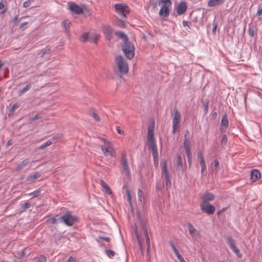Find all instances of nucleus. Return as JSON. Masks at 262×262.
I'll use <instances>...</instances> for the list:
<instances>
[{
  "label": "nucleus",
  "mask_w": 262,
  "mask_h": 262,
  "mask_svg": "<svg viewBox=\"0 0 262 262\" xmlns=\"http://www.w3.org/2000/svg\"><path fill=\"white\" fill-rule=\"evenodd\" d=\"M154 126H148L147 130V139L149 144V148H151L152 150V154L154 157V161L155 162L156 160L158 161V152L157 146L154 138Z\"/></svg>",
  "instance_id": "nucleus-1"
},
{
  "label": "nucleus",
  "mask_w": 262,
  "mask_h": 262,
  "mask_svg": "<svg viewBox=\"0 0 262 262\" xmlns=\"http://www.w3.org/2000/svg\"><path fill=\"white\" fill-rule=\"evenodd\" d=\"M103 144L101 145V149L104 156L108 158L115 157L116 151L112 144L108 141L103 139Z\"/></svg>",
  "instance_id": "nucleus-2"
},
{
  "label": "nucleus",
  "mask_w": 262,
  "mask_h": 262,
  "mask_svg": "<svg viewBox=\"0 0 262 262\" xmlns=\"http://www.w3.org/2000/svg\"><path fill=\"white\" fill-rule=\"evenodd\" d=\"M77 220V217L73 215L72 212L70 211L66 212L65 214L59 219L60 223H63L68 226H73Z\"/></svg>",
  "instance_id": "nucleus-3"
},
{
  "label": "nucleus",
  "mask_w": 262,
  "mask_h": 262,
  "mask_svg": "<svg viewBox=\"0 0 262 262\" xmlns=\"http://www.w3.org/2000/svg\"><path fill=\"white\" fill-rule=\"evenodd\" d=\"M122 51L126 57L132 59L135 55L134 46L128 41L124 42L122 46Z\"/></svg>",
  "instance_id": "nucleus-4"
},
{
  "label": "nucleus",
  "mask_w": 262,
  "mask_h": 262,
  "mask_svg": "<svg viewBox=\"0 0 262 262\" xmlns=\"http://www.w3.org/2000/svg\"><path fill=\"white\" fill-rule=\"evenodd\" d=\"M116 63L119 72L122 74H126L128 71V66L126 61L121 56L116 58Z\"/></svg>",
  "instance_id": "nucleus-5"
},
{
  "label": "nucleus",
  "mask_w": 262,
  "mask_h": 262,
  "mask_svg": "<svg viewBox=\"0 0 262 262\" xmlns=\"http://www.w3.org/2000/svg\"><path fill=\"white\" fill-rule=\"evenodd\" d=\"M114 8L115 12L123 18H126V15L130 11L129 7L123 4H116Z\"/></svg>",
  "instance_id": "nucleus-6"
},
{
  "label": "nucleus",
  "mask_w": 262,
  "mask_h": 262,
  "mask_svg": "<svg viewBox=\"0 0 262 262\" xmlns=\"http://www.w3.org/2000/svg\"><path fill=\"white\" fill-rule=\"evenodd\" d=\"M159 5L162 4V7L159 11V15H164L167 17L169 15V7L171 5L170 0H161Z\"/></svg>",
  "instance_id": "nucleus-7"
},
{
  "label": "nucleus",
  "mask_w": 262,
  "mask_h": 262,
  "mask_svg": "<svg viewBox=\"0 0 262 262\" xmlns=\"http://www.w3.org/2000/svg\"><path fill=\"white\" fill-rule=\"evenodd\" d=\"M200 207L201 210L208 214H212L215 212L214 207L206 201H203L201 203Z\"/></svg>",
  "instance_id": "nucleus-8"
},
{
  "label": "nucleus",
  "mask_w": 262,
  "mask_h": 262,
  "mask_svg": "<svg viewBox=\"0 0 262 262\" xmlns=\"http://www.w3.org/2000/svg\"><path fill=\"white\" fill-rule=\"evenodd\" d=\"M121 165L122 166L123 171L127 176H129L130 173L129 169L125 154H122Z\"/></svg>",
  "instance_id": "nucleus-9"
},
{
  "label": "nucleus",
  "mask_w": 262,
  "mask_h": 262,
  "mask_svg": "<svg viewBox=\"0 0 262 262\" xmlns=\"http://www.w3.org/2000/svg\"><path fill=\"white\" fill-rule=\"evenodd\" d=\"M187 228L189 232L193 239H196L200 238V234L199 231L197 230L191 223H188L187 224Z\"/></svg>",
  "instance_id": "nucleus-10"
},
{
  "label": "nucleus",
  "mask_w": 262,
  "mask_h": 262,
  "mask_svg": "<svg viewBox=\"0 0 262 262\" xmlns=\"http://www.w3.org/2000/svg\"><path fill=\"white\" fill-rule=\"evenodd\" d=\"M102 31L106 38L107 40H110L112 38L114 32L111 26L107 25H104L102 27Z\"/></svg>",
  "instance_id": "nucleus-11"
},
{
  "label": "nucleus",
  "mask_w": 262,
  "mask_h": 262,
  "mask_svg": "<svg viewBox=\"0 0 262 262\" xmlns=\"http://www.w3.org/2000/svg\"><path fill=\"white\" fill-rule=\"evenodd\" d=\"M68 6H69V9L73 13H74L76 14H80L82 13L83 12V9L81 7H80L79 6L77 5V4L72 3L70 2L68 3Z\"/></svg>",
  "instance_id": "nucleus-12"
},
{
  "label": "nucleus",
  "mask_w": 262,
  "mask_h": 262,
  "mask_svg": "<svg viewBox=\"0 0 262 262\" xmlns=\"http://www.w3.org/2000/svg\"><path fill=\"white\" fill-rule=\"evenodd\" d=\"M173 112L172 121V125L174 126L176 125H179L181 121L180 113L176 107L174 108Z\"/></svg>",
  "instance_id": "nucleus-13"
},
{
  "label": "nucleus",
  "mask_w": 262,
  "mask_h": 262,
  "mask_svg": "<svg viewBox=\"0 0 262 262\" xmlns=\"http://www.w3.org/2000/svg\"><path fill=\"white\" fill-rule=\"evenodd\" d=\"M161 166V172L162 176H163L164 178L170 177L169 171L167 167L166 161L165 160L162 162Z\"/></svg>",
  "instance_id": "nucleus-14"
},
{
  "label": "nucleus",
  "mask_w": 262,
  "mask_h": 262,
  "mask_svg": "<svg viewBox=\"0 0 262 262\" xmlns=\"http://www.w3.org/2000/svg\"><path fill=\"white\" fill-rule=\"evenodd\" d=\"M187 9V5L186 2H181L177 7V12L178 14H183Z\"/></svg>",
  "instance_id": "nucleus-15"
},
{
  "label": "nucleus",
  "mask_w": 262,
  "mask_h": 262,
  "mask_svg": "<svg viewBox=\"0 0 262 262\" xmlns=\"http://www.w3.org/2000/svg\"><path fill=\"white\" fill-rule=\"evenodd\" d=\"M30 161L29 159H26L22 161L20 163L18 164L16 167V170H20L26 167V166H28L29 167H31Z\"/></svg>",
  "instance_id": "nucleus-16"
},
{
  "label": "nucleus",
  "mask_w": 262,
  "mask_h": 262,
  "mask_svg": "<svg viewBox=\"0 0 262 262\" xmlns=\"http://www.w3.org/2000/svg\"><path fill=\"white\" fill-rule=\"evenodd\" d=\"M261 177L260 172L257 169H253L251 172V180L253 182L258 180Z\"/></svg>",
  "instance_id": "nucleus-17"
},
{
  "label": "nucleus",
  "mask_w": 262,
  "mask_h": 262,
  "mask_svg": "<svg viewBox=\"0 0 262 262\" xmlns=\"http://www.w3.org/2000/svg\"><path fill=\"white\" fill-rule=\"evenodd\" d=\"M257 28L255 26L252 25L251 24L249 25L248 29V34L250 37H253L256 34Z\"/></svg>",
  "instance_id": "nucleus-18"
},
{
  "label": "nucleus",
  "mask_w": 262,
  "mask_h": 262,
  "mask_svg": "<svg viewBox=\"0 0 262 262\" xmlns=\"http://www.w3.org/2000/svg\"><path fill=\"white\" fill-rule=\"evenodd\" d=\"M40 177L41 173L40 172H36L34 174H31L28 176L27 178V181L30 182H32Z\"/></svg>",
  "instance_id": "nucleus-19"
},
{
  "label": "nucleus",
  "mask_w": 262,
  "mask_h": 262,
  "mask_svg": "<svg viewBox=\"0 0 262 262\" xmlns=\"http://www.w3.org/2000/svg\"><path fill=\"white\" fill-rule=\"evenodd\" d=\"M225 0H209L207 5L209 7H213L222 5L224 3Z\"/></svg>",
  "instance_id": "nucleus-20"
},
{
  "label": "nucleus",
  "mask_w": 262,
  "mask_h": 262,
  "mask_svg": "<svg viewBox=\"0 0 262 262\" xmlns=\"http://www.w3.org/2000/svg\"><path fill=\"white\" fill-rule=\"evenodd\" d=\"M221 126L222 129H226L228 126V120L226 115H224L221 123Z\"/></svg>",
  "instance_id": "nucleus-21"
},
{
  "label": "nucleus",
  "mask_w": 262,
  "mask_h": 262,
  "mask_svg": "<svg viewBox=\"0 0 262 262\" xmlns=\"http://www.w3.org/2000/svg\"><path fill=\"white\" fill-rule=\"evenodd\" d=\"M202 198L204 201L208 202V201L213 200L214 198V195L211 193L206 192L203 194Z\"/></svg>",
  "instance_id": "nucleus-22"
},
{
  "label": "nucleus",
  "mask_w": 262,
  "mask_h": 262,
  "mask_svg": "<svg viewBox=\"0 0 262 262\" xmlns=\"http://www.w3.org/2000/svg\"><path fill=\"white\" fill-rule=\"evenodd\" d=\"M143 232H144V234L145 236L146 242L147 247V251H148V252H149V249L150 247V239H149V235L148 234L147 229L145 227H143Z\"/></svg>",
  "instance_id": "nucleus-23"
},
{
  "label": "nucleus",
  "mask_w": 262,
  "mask_h": 262,
  "mask_svg": "<svg viewBox=\"0 0 262 262\" xmlns=\"http://www.w3.org/2000/svg\"><path fill=\"white\" fill-rule=\"evenodd\" d=\"M200 163L201 167V174L202 176H204L206 174V165L205 161H200Z\"/></svg>",
  "instance_id": "nucleus-24"
},
{
  "label": "nucleus",
  "mask_w": 262,
  "mask_h": 262,
  "mask_svg": "<svg viewBox=\"0 0 262 262\" xmlns=\"http://www.w3.org/2000/svg\"><path fill=\"white\" fill-rule=\"evenodd\" d=\"M116 35L119 37L124 40V42L128 41L127 36L122 31H117L115 33Z\"/></svg>",
  "instance_id": "nucleus-25"
},
{
  "label": "nucleus",
  "mask_w": 262,
  "mask_h": 262,
  "mask_svg": "<svg viewBox=\"0 0 262 262\" xmlns=\"http://www.w3.org/2000/svg\"><path fill=\"white\" fill-rule=\"evenodd\" d=\"M31 88V84H28L26 85V87L23 88L22 90L19 91L18 92V95L19 96L23 95L27 91H29Z\"/></svg>",
  "instance_id": "nucleus-26"
},
{
  "label": "nucleus",
  "mask_w": 262,
  "mask_h": 262,
  "mask_svg": "<svg viewBox=\"0 0 262 262\" xmlns=\"http://www.w3.org/2000/svg\"><path fill=\"white\" fill-rule=\"evenodd\" d=\"M185 139L184 140V143H183V146H184V147L185 149V150H189V149H190V141H189L188 139H187L186 138V134L185 135Z\"/></svg>",
  "instance_id": "nucleus-27"
},
{
  "label": "nucleus",
  "mask_w": 262,
  "mask_h": 262,
  "mask_svg": "<svg viewBox=\"0 0 262 262\" xmlns=\"http://www.w3.org/2000/svg\"><path fill=\"white\" fill-rule=\"evenodd\" d=\"M139 201L143 204H144V196L143 192L140 189L138 191Z\"/></svg>",
  "instance_id": "nucleus-28"
},
{
  "label": "nucleus",
  "mask_w": 262,
  "mask_h": 262,
  "mask_svg": "<svg viewBox=\"0 0 262 262\" xmlns=\"http://www.w3.org/2000/svg\"><path fill=\"white\" fill-rule=\"evenodd\" d=\"M62 24L64 28L65 31L67 33H69L71 25V22L69 20H66L63 21Z\"/></svg>",
  "instance_id": "nucleus-29"
},
{
  "label": "nucleus",
  "mask_w": 262,
  "mask_h": 262,
  "mask_svg": "<svg viewBox=\"0 0 262 262\" xmlns=\"http://www.w3.org/2000/svg\"><path fill=\"white\" fill-rule=\"evenodd\" d=\"M183 166V160L181 156H177V168L180 169Z\"/></svg>",
  "instance_id": "nucleus-30"
},
{
  "label": "nucleus",
  "mask_w": 262,
  "mask_h": 262,
  "mask_svg": "<svg viewBox=\"0 0 262 262\" xmlns=\"http://www.w3.org/2000/svg\"><path fill=\"white\" fill-rule=\"evenodd\" d=\"M99 37V34H94L89 37V41L91 42L97 43Z\"/></svg>",
  "instance_id": "nucleus-31"
},
{
  "label": "nucleus",
  "mask_w": 262,
  "mask_h": 262,
  "mask_svg": "<svg viewBox=\"0 0 262 262\" xmlns=\"http://www.w3.org/2000/svg\"><path fill=\"white\" fill-rule=\"evenodd\" d=\"M90 115L93 117V118L95 119L96 121H100V118L98 116V115L97 114V113L95 112V110L92 109L90 111Z\"/></svg>",
  "instance_id": "nucleus-32"
},
{
  "label": "nucleus",
  "mask_w": 262,
  "mask_h": 262,
  "mask_svg": "<svg viewBox=\"0 0 262 262\" xmlns=\"http://www.w3.org/2000/svg\"><path fill=\"white\" fill-rule=\"evenodd\" d=\"M52 144V142L50 140H49L47 141V142H46L45 143H44L43 144H42V145H41L38 148V149H43L46 148V147L51 145Z\"/></svg>",
  "instance_id": "nucleus-33"
},
{
  "label": "nucleus",
  "mask_w": 262,
  "mask_h": 262,
  "mask_svg": "<svg viewBox=\"0 0 262 262\" xmlns=\"http://www.w3.org/2000/svg\"><path fill=\"white\" fill-rule=\"evenodd\" d=\"M101 186L105 189L106 193L108 194L112 193V191L108 186V185L105 183L104 181H101Z\"/></svg>",
  "instance_id": "nucleus-34"
},
{
  "label": "nucleus",
  "mask_w": 262,
  "mask_h": 262,
  "mask_svg": "<svg viewBox=\"0 0 262 262\" xmlns=\"http://www.w3.org/2000/svg\"><path fill=\"white\" fill-rule=\"evenodd\" d=\"M42 118V115L40 114H36L33 117H32L29 119V122L30 123H32L33 121L37 119H41Z\"/></svg>",
  "instance_id": "nucleus-35"
},
{
  "label": "nucleus",
  "mask_w": 262,
  "mask_h": 262,
  "mask_svg": "<svg viewBox=\"0 0 262 262\" xmlns=\"http://www.w3.org/2000/svg\"><path fill=\"white\" fill-rule=\"evenodd\" d=\"M230 248L232 249L233 252L236 254L238 257L241 258L242 257V254L240 253L239 249L236 247L235 245Z\"/></svg>",
  "instance_id": "nucleus-36"
},
{
  "label": "nucleus",
  "mask_w": 262,
  "mask_h": 262,
  "mask_svg": "<svg viewBox=\"0 0 262 262\" xmlns=\"http://www.w3.org/2000/svg\"><path fill=\"white\" fill-rule=\"evenodd\" d=\"M101 240H104L107 242H110L111 241V238L108 237H103V236H99L96 239V241L98 243H100Z\"/></svg>",
  "instance_id": "nucleus-37"
},
{
  "label": "nucleus",
  "mask_w": 262,
  "mask_h": 262,
  "mask_svg": "<svg viewBox=\"0 0 262 262\" xmlns=\"http://www.w3.org/2000/svg\"><path fill=\"white\" fill-rule=\"evenodd\" d=\"M105 253L110 258L114 257L115 254V252L112 250H105Z\"/></svg>",
  "instance_id": "nucleus-38"
},
{
  "label": "nucleus",
  "mask_w": 262,
  "mask_h": 262,
  "mask_svg": "<svg viewBox=\"0 0 262 262\" xmlns=\"http://www.w3.org/2000/svg\"><path fill=\"white\" fill-rule=\"evenodd\" d=\"M227 243L230 246V248L235 245L234 240L231 237L227 238Z\"/></svg>",
  "instance_id": "nucleus-39"
},
{
  "label": "nucleus",
  "mask_w": 262,
  "mask_h": 262,
  "mask_svg": "<svg viewBox=\"0 0 262 262\" xmlns=\"http://www.w3.org/2000/svg\"><path fill=\"white\" fill-rule=\"evenodd\" d=\"M19 107V104L17 103H16L15 104H14L12 107V108H11V110H10L9 111V113L8 114L9 115H10V114H12L14 111L18 108Z\"/></svg>",
  "instance_id": "nucleus-40"
},
{
  "label": "nucleus",
  "mask_w": 262,
  "mask_h": 262,
  "mask_svg": "<svg viewBox=\"0 0 262 262\" xmlns=\"http://www.w3.org/2000/svg\"><path fill=\"white\" fill-rule=\"evenodd\" d=\"M41 192V190L40 189H37L36 190L34 191L33 192L30 193L28 195H32L33 198L36 197L38 196Z\"/></svg>",
  "instance_id": "nucleus-41"
},
{
  "label": "nucleus",
  "mask_w": 262,
  "mask_h": 262,
  "mask_svg": "<svg viewBox=\"0 0 262 262\" xmlns=\"http://www.w3.org/2000/svg\"><path fill=\"white\" fill-rule=\"evenodd\" d=\"M169 244L171 246L174 253H175L176 255H179L180 253L178 250V249L176 248V246L173 244V243L172 242H169Z\"/></svg>",
  "instance_id": "nucleus-42"
},
{
  "label": "nucleus",
  "mask_w": 262,
  "mask_h": 262,
  "mask_svg": "<svg viewBox=\"0 0 262 262\" xmlns=\"http://www.w3.org/2000/svg\"><path fill=\"white\" fill-rule=\"evenodd\" d=\"M136 236H137L138 242L139 246H140V249L141 250V252H142L143 250V246H142V244L141 242L140 241L139 234L137 233V232H136Z\"/></svg>",
  "instance_id": "nucleus-43"
},
{
  "label": "nucleus",
  "mask_w": 262,
  "mask_h": 262,
  "mask_svg": "<svg viewBox=\"0 0 262 262\" xmlns=\"http://www.w3.org/2000/svg\"><path fill=\"white\" fill-rule=\"evenodd\" d=\"M31 205L29 202H26L25 204L22 205L21 208L23 209L24 211H25L26 209L29 208L31 207Z\"/></svg>",
  "instance_id": "nucleus-44"
},
{
  "label": "nucleus",
  "mask_w": 262,
  "mask_h": 262,
  "mask_svg": "<svg viewBox=\"0 0 262 262\" xmlns=\"http://www.w3.org/2000/svg\"><path fill=\"white\" fill-rule=\"evenodd\" d=\"M197 156H198V158L200 160V162L205 161L204 157H203V154L202 151H199L198 152Z\"/></svg>",
  "instance_id": "nucleus-45"
},
{
  "label": "nucleus",
  "mask_w": 262,
  "mask_h": 262,
  "mask_svg": "<svg viewBox=\"0 0 262 262\" xmlns=\"http://www.w3.org/2000/svg\"><path fill=\"white\" fill-rule=\"evenodd\" d=\"M165 179V184L167 188H169L171 186V181L170 177L164 178Z\"/></svg>",
  "instance_id": "nucleus-46"
},
{
  "label": "nucleus",
  "mask_w": 262,
  "mask_h": 262,
  "mask_svg": "<svg viewBox=\"0 0 262 262\" xmlns=\"http://www.w3.org/2000/svg\"><path fill=\"white\" fill-rule=\"evenodd\" d=\"M214 169L215 170H216V171H218V168H219V166L220 165V163H219V161L217 160V159H215L214 160Z\"/></svg>",
  "instance_id": "nucleus-47"
},
{
  "label": "nucleus",
  "mask_w": 262,
  "mask_h": 262,
  "mask_svg": "<svg viewBox=\"0 0 262 262\" xmlns=\"http://www.w3.org/2000/svg\"><path fill=\"white\" fill-rule=\"evenodd\" d=\"M7 1L6 0H2L0 2V9H2L5 7V6L7 5Z\"/></svg>",
  "instance_id": "nucleus-48"
},
{
  "label": "nucleus",
  "mask_w": 262,
  "mask_h": 262,
  "mask_svg": "<svg viewBox=\"0 0 262 262\" xmlns=\"http://www.w3.org/2000/svg\"><path fill=\"white\" fill-rule=\"evenodd\" d=\"M47 258L44 255H41L38 258V262H46Z\"/></svg>",
  "instance_id": "nucleus-49"
},
{
  "label": "nucleus",
  "mask_w": 262,
  "mask_h": 262,
  "mask_svg": "<svg viewBox=\"0 0 262 262\" xmlns=\"http://www.w3.org/2000/svg\"><path fill=\"white\" fill-rule=\"evenodd\" d=\"M82 38L83 39V41L84 42L89 40V34L88 33H83L82 35Z\"/></svg>",
  "instance_id": "nucleus-50"
},
{
  "label": "nucleus",
  "mask_w": 262,
  "mask_h": 262,
  "mask_svg": "<svg viewBox=\"0 0 262 262\" xmlns=\"http://www.w3.org/2000/svg\"><path fill=\"white\" fill-rule=\"evenodd\" d=\"M47 221L52 224H55L57 223V220L55 217H51Z\"/></svg>",
  "instance_id": "nucleus-51"
},
{
  "label": "nucleus",
  "mask_w": 262,
  "mask_h": 262,
  "mask_svg": "<svg viewBox=\"0 0 262 262\" xmlns=\"http://www.w3.org/2000/svg\"><path fill=\"white\" fill-rule=\"evenodd\" d=\"M227 142V137L226 135H224L222 138L221 143L223 144H226Z\"/></svg>",
  "instance_id": "nucleus-52"
},
{
  "label": "nucleus",
  "mask_w": 262,
  "mask_h": 262,
  "mask_svg": "<svg viewBox=\"0 0 262 262\" xmlns=\"http://www.w3.org/2000/svg\"><path fill=\"white\" fill-rule=\"evenodd\" d=\"M31 1H27L23 3V6L25 8H28L31 6Z\"/></svg>",
  "instance_id": "nucleus-53"
},
{
  "label": "nucleus",
  "mask_w": 262,
  "mask_h": 262,
  "mask_svg": "<svg viewBox=\"0 0 262 262\" xmlns=\"http://www.w3.org/2000/svg\"><path fill=\"white\" fill-rule=\"evenodd\" d=\"M126 194H127V201L129 202L130 204H131L132 198H131L130 193L129 190H127Z\"/></svg>",
  "instance_id": "nucleus-54"
},
{
  "label": "nucleus",
  "mask_w": 262,
  "mask_h": 262,
  "mask_svg": "<svg viewBox=\"0 0 262 262\" xmlns=\"http://www.w3.org/2000/svg\"><path fill=\"white\" fill-rule=\"evenodd\" d=\"M12 21L14 23L15 25H16L19 21L18 15H16L15 16H14L12 20Z\"/></svg>",
  "instance_id": "nucleus-55"
},
{
  "label": "nucleus",
  "mask_w": 262,
  "mask_h": 262,
  "mask_svg": "<svg viewBox=\"0 0 262 262\" xmlns=\"http://www.w3.org/2000/svg\"><path fill=\"white\" fill-rule=\"evenodd\" d=\"M176 256L180 262H186L183 257L180 253L179 254V255H177Z\"/></svg>",
  "instance_id": "nucleus-56"
},
{
  "label": "nucleus",
  "mask_w": 262,
  "mask_h": 262,
  "mask_svg": "<svg viewBox=\"0 0 262 262\" xmlns=\"http://www.w3.org/2000/svg\"><path fill=\"white\" fill-rule=\"evenodd\" d=\"M117 131L118 133L120 135H124V131L123 130H122L119 126L117 127Z\"/></svg>",
  "instance_id": "nucleus-57"
},
{
  "label": "nucleus",
  "mask_w": 262,
  "mask_h": 262,
  "mask_svg": "<svg viewBox=\"0 0 262 262\" xmlns=\"http://www.w3.org/2000/svg\"><path fill=\"white\" fill-rule=\"evenodd\" d=\"M262 14V8L258 7V10L256 12V15L259 16Z\"/></svg>",
  "instance_id": "nucleus-58"
},
{
  "label": "nucleus",
  "mask_w": 262,
  "mask_h": 262,
  "mask_svg": "<svg viewBox=\"0 0 262 262\" xmlns=\"http://www.w3.org/2000/svg\"><path fill=\"white\" fill-rule=\"evenodd\" d=\"M50 52V49L48 48V49H45L43 51V52H42V56H43V55H45V54H49Z\"/></svg>",
  "instance_id": "nucleus-59"
},
{
  "label": "nucleus",
  "mask_w": 262,
  "mask_h": 262,
  "mask_svg": "<svg viewBox=\"0 0 262 262\" xmlns=\"http://www.w3.org/2000/svg\"><path fill=\"white\" fill-rule=\"evenodd\" d=\"M185 151H186V155H187V158H192L190 149L186 150H185Z\"/></svg>",
  "instance_id": "nucleus-60"
},
{
  "label": "nucleus",
  "mask_w": 262,
  "mask_h": 262,
  "mask_svg": "<svg viewBox=\"0 0 262 262\" xmlns=\"http://www.w3.org/2000/svg\"><path fill=\"white\" fill-rule=\"evenodd\" d=\"M118 25L121 28H124L125 27L124 22L123 20L120 21L118 23Z\"/></svg>",
  "instance_id": "nucleus-61"
},
{
  "label": "nucleus",
  "mask_w": 262,
  "mask_h": 262,
  "mask_svg": "<svg viewBox=\"0 0 262 262\" xmlns=\"http://www.w3.org/2000/svg\"><path fill=\"white\" fill-rule=\"evenodd\" d=\"M61 138V136L60 135H56L55 136H54L53 138H52V140L53 141L55 140H58L59 139H60Z\"/></svg>",
  "instance_id": "nucleus-62"
},
{
  "label": "nucleus",
  "mask_w": 262,
  "mask_h": 262,
  "mask_svg": "<svg viewBox=\"0 0 262 262\" xmlns=\"http://www.w3.org/2000/svg\"><path fill=\"white\" fill-rule=\"evenodd\" d=\"M216 28H217V24H215L214 26H213V28H212V33L213 34H215V33H216Z\"/></svg>",
  "instance_id": "nucleus-63"
},
{
  "label": "nucleus",
  "mask_w": 262,
  "mask_h": 262,
  "mask_svg": "<svg viewBox=\"0 0 262 262\" xmlns=\"http://www.w3.org/2000/svg\"><path fill=\"white\" fill-rule=\"evenodd\" d=\"M179 125H176L175 126L172 125V133L174 134L176 132L177 129L179 127Z\"/></svg>",
  "instance_id": "nucleus-64"
}]
</instances>
